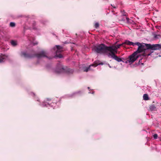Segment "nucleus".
<instances>
[{"label":"nucleus","instance_id":"obj_3","mask_svg":"<svg viewBox=\"0 0 161 161\" xmlns=\"http://www.w3.org/2000/svg\"><path fill=\"white\" fill-rule=\"evenodd\" d=\"M122 44H123L115 45L114 46L116 47L115 48L116 49V51L112 50L110 53H109L108 54V56L114 59L118 62L123 61L121 58H119L115 55V53H117V49L119 48Z\"/></svg>","mask_w":161,"mask_h":161},{"label":"nucleus","instance_id":"obj_6","mask_svg":"<svg viewBox=\"0 0 161 161\" xmlns=\"http://www.w3.org/2000/svg\"><path fill=\"white\" fill-rule=\"evenodd\" d=\"M139 55L136 52H134L133 54L129 56V59L128 60L129 63H132L135 61L138 57Z\"/></svg>","mask_w":161,"mask_h":161},{"label":"nucleus","instance_id":"obj_21","mask_svg":"<svg viewBox=\"0 0 161 161\" xmlns=\"http://www.w3.org/2000/svg\"><path fill=\"white\" fill-rule=\"evenodd\" d=\"M123 12L124 13L123 14V15L125 16H126V13L125 12H124V11H123Z\"/></svg>","mask_w":161,"mask_h":161},{"label":"nucleus","instance_id":"obj_12","mask_svg":"<svg viewBox=\"0 0 161 161\" xmlns=\"http://www.w3.org/2000/svg\"><path fill=\"white\" fill-rule=\"evenodd\" d=\"M10 43L11 45L14 47L15 46L17 45V42L16 41L11 40Z\"/></svg>","mask_w":161,"mask_h":161},{"label":"nucleus","instance_id":"obj_4","mask_svg":"<svg viewBox=\"0 0 161 161\" xmlns=\"http://www.w3.org/2000/svg\"><path fill=\"white\" fill-rule=\"evenodd\" d=\"M73 72L72 69H65L63 66L60 65L59 66L56 68L55 72L56 73H72Z\"/></svg>","mask_w":161,"mask_h":161},{"label":"nucleus","instance_id":"obj_26","mask_svg":"<svg viewBox=\"0 0 161 161\" xmlns=\"http://www.w3.org/2000/svg\"><path fill=\"white\" fill-rule=\"evenodd\" d=\"M88 89H89V87H88Z\"/></svg>","mask_w":161,"mask_h":161},{"label":"nucleus","instance_id":"obj_24","mask_svg":"<svg viewBox=\"0 0 161 161\" xmlns=\"http://www.w3.org/2000/svg\"><path fill=\"white\" fill-rule=\"evenodd\" d=\"M37 44V43H36V44H34V45H36Z\"/></svg>","mask_w":161,"mask_h":161},{"label":"nucleus","instance_id":"obj_25","mask_svg":"<svg viewBox=\"0 0 161 161\" xmlns=\"http://www.w3.org/2000/svg\"><path fill=\"white\" fill-rule=\"evenodd\" d=\"M150 55V54H148V55L149 56V55Z\"/></svg>","mask_w":161,"mask_h":161},{"label":"nucleus","instance_id":"obj_7","mask_svg":"<svg viewBox=\"0 0 161 161\" xmlns=\"http://www.w3.org/2000/svg\"><path fill=\"white\" fill-rule=\"evenodd\" d=\"M53 49L56 51V54L55 56V58H61L63 57V56L61 54H57V53L60 52L62 50V48L61 46L58 45L56 46L53 48Z\"/></svg>","mask_w":161,"mask_h":161},{"label":"nucleus","instance_id":"obj_1","mask_svg":"<svg viewBox=\"0 0 161 161\" xmlns=\"http://www.w3.org/2000/svg\"><path fill=\"white\" fill-rule=\"evenodd\" d=\"M114 46H107L104 44H102L95 47L94 49L98 53H107L108 51H109L110 53L112 50L116 51V47Z\"/></svg>","mask_w":161,"mask_h":161},{"label":"nucleus","instance_id":"obj_17","mask_svg":"<svg viewBox=\"0 0 161 161\" xmlns=\"http://www.w3.org/2000/svg\"><path fill=\"white\" fill-rule=\"evenodd\" d=\"M10 25L11 27H14L15 26V24L13 22H11L10 24Z\"/></svg>","mask_w":161,"mask_h":161},{"label":"nucleus","instance_id":"obj_23","mask_svg":"<svg viewBox=\"0 0 161 161\" xmlns=\"http://www.w3.org/2000/svg\"><path fill=\"white\" fill-rule=\"evenodd\" d=\"M51 99L50 98H47V100L48 101H50Z\"/></svg>","mask_w":161,"mask_h":161},{"label":"nucleus","instance_id":"obj_19","mask_svg":"<svg viewBox=\"0 0 161 161\" xmlns=\"http://www.w3.org/2000/svg\"><path fill=\"white\" fill-rule=\"evenodd\" d=\"M153 136L154 138L155 139H156L158 137V135L157 134H155Z\"/></svg>","mask_w":161,"mask_h":161},{"label":"nucleus","instance_id":"obj_18","mask_svg":"<svg viewBox=\"0 0 161 161\" xmlns=\"http://www.w3.org/2000/svg\"><path fill=\"white\" fill-rule=\"evenodd\" d=\"M81 92L80 91H79L75 92L74 94H81Z\"/></svg>","mask_w":161,"mask_h":161},{"label":"nucleus","instance_id":"obj_9","mask_svg":"<svg viewBox=\"0 0 161 161\" xmlns=\"http://www.w3.org/2000/svg\"><path fill=\"white\" fill-rule=\"evenodd\" d=\"M8 58V56L5 55H3L2 54H0V63L4 62Z\"/></svg>","mask_w":161,"mask_h":161},{"label":"nucleus","instance_id":"obj_5","mask_svg":"<svg viewBox=\"0 0 161 161\" xmlns=\"http://www.w3.org/2000/svg\"><path fill=\"white\" fill-rule=\"evenodd\" d=\"M147 44L143 43L141 44L139 42H136V45H137L138 47L137 50L136 52L138 53L142 52L144 50L148 49Z\"/></svg>","mask_w":161,"mask_h":161},{"label":"nucleus","instance_id":"obj_14","mask_svg":"<svg viewBox=\"0 0 161 161\" xmlns=\"http://www.w3.org/2000/svg\"><path fill=\"white\" fill-rule=\"evenodd\" d=\"M143 99L145 100H147L149 99L148 95L147 94H145L143 96Z\"/></svg>","mask_w":161,"mask_h":161},{"label":"nucleus","instance_id":"obj_15","mask_svg":"<svg viewBox=\"0 0 161 161\" xmlns=\"http://www.w3.org/2000/svg\"><path fill=\"white\" fill-rule=\"evenodd\" d=\"M99 26V23L97 22H96L95 24V27L96 28H97Z\"/></svg>","mask_w":161,"mask_h":161},{"label":"nucleus","instance_id":"obj_20","mask_svg":"<svg viewBox=\"0 0 161 161\" xmlns=\"http://www.w3.org/2000/svg\"><path fill=\"white\" fill-rule=\"evenodd\" d=\"M33 25H36V23H34V24H33ZM33 29H34V30H35L36 29V28L34 27V26H33Z\"/></svg>","mask_w":161,"mask_h":161},{"label":"nucleus","instance_id":"obj_16","mask_svg":"<svg viewBox=\"0 0 161 161\" xmlns=\"http://www.w3.org/2000/svg\"><path fill=\"white\" fill-rule=\"evenodd\" d=\"M142 59H141L140 60H139V62H138V64L139 65H143V63H142Z\"/></svg>","mask_w":161,"mask_h":161},{"label":"nucleus","instance_id":"obj_8","mask_svg":"<svg viewBox=\"0 0 161 161\" xmlns=\"http://www.w3.org/2000/svg\"><path fill=\"white\" fill-rule=\"evenodd\" d=\"M147 48L151 49L152 50H159L161 48V45L158 44L151 45L150 44H147Z\"/></svg>","mask_w":161,"mask_h":161},{"label":"nucleus","instance_id":"obj_10","mask_svg":"<svg viewBox=\"0 0 161 161\" xmlns=\"http://www.w3.org/2000/svg\"><path fill=\"white\" fill-rule=\"evenodd\" d=\"M97 65H95L94 64H92L90 65L88 67H87L84 70V71L85 72H87L88 71L91 70H92L93 69L91 68V67H92L93 68H94L97 66Z\"/></svg>","mask_w":161,"mask_h":161},{"label":"nucleus","instance_id":"obj_11","mask_svg":"<svg viewBox=\"0 0 161 161\" xmlns=\"http://www.w3.org/2000/svg\"><path fill=\"white\" fill-rule=\"evenodd\" d=\"M125 44L128 45H132L134 46L136 45V43H134L128 40H126L125 42Z\"/></svg>","mask_w":161,"mask_h":161},{"label":"nucleus","instance_id":"obj_13","mask_svg":"<svg viewBox=\"0 0 161 161\" xmlns=\"http://www.w3.org/2000/svg\"><path fill=\"white\" fill-rule=\"evenodd\" d=\"M156 107L154 105H152L149 107L150 110L151 111H155L156 110Z\"/></svg>","mask_w":161,"mask_h":161},{"label":"nucleus","instance_id":"obj_22","mask_svg":"<svg viewBox=\"0 0 161 161\" xmlns=\"http://www.w3.org/2000/svg\"><path fill=\"white\" fill-rule=\"evenodd\" d=\"M126 20H127V22L128 23L129 22V18H128L126 17Z\"/></svg>","mask_w":161,"mask_h":161},{"label":"nucleus","instance_id":"obj_2","mask_svg":"<svg viewBox=\"0 0 161 161\" xmlns=\"http://www.w3.org/2000/svg\"><path fill=\"white\" fill-rule=\"evenodd\" d=\"M46 53L44 51H42L37 54L30 55L27 54L25 52H22L21 53V55L23 56L26 58H31L36 56L38 58H40L42 57H46L48 58L46 56Z\"/></svg>","mask_w":161,"mask_h":161}]
</instances>
